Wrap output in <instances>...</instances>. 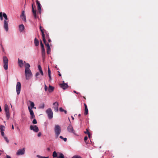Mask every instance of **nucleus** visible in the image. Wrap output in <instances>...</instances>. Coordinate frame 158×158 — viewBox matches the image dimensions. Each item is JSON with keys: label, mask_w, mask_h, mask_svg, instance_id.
I'll return each mask as SVG.
<instances>
[{"label": "nucleus", "mask_w": 158, "mask_h": 158, "mask_svg": "<svg viewBox=\"0 0 158 158\" xmlns=\"http://www.w3.org/2000/svg\"><path fill=\"white\" fill-rule=\"evenodd\" d=\"M83 98L85 99H86V98H85V97H83Z\"/></svg>", "instance_id": "nucleus-64"}, {"label": "nucleus", "mask_w": 158, "mask_h": 158, "mask_svg": "<svg viewBox=\"0 0 158 158\" xmlns=\"http://www.w3.org/2000/svg\"><path fill=\"white\" fill-rule=\"evenodd\" d=\"M88 135V136L89 137V138L90 137V132L89 133V134H87Z\"/></svg>", "instance_id": "nucleus-55"}, {"label": "nucleus", "mask_w": 158, "mask_h": 158, "mask_svg": "<svg viewBox=\"0 0 158 158\" xmlns=\"http://www.w3.org/2000/svg\"><path fill=\"white\" fill-rule=\"evenodd\" d=\"M63 83L60 84V86L64 89H66L68 87V85L67 83H64V81H63Z\"/></svg>", "instance_id": "nucleus-12"}, {"label": "nucleus", "mask_w": 158, "mask_h": 158, "mask_svg": "<svg viewBox=\"0 0 158 158\" xmlns=\"http://www.w3.org/2000/svg\"><path fill=\"white\" fill-rule=\"evenodd\" d=\"M25 151V149L23 148V149H19L18 150L16 153V154L17 155H23L24 154Z\"/></svg>", "instance_id": "nucleus-10"}, {"label": "nucleus", "mask_w": 158, "mask_h": 158, "mask_svg": "<svg viewBox=\"0 0 158 158\" xmlns=\"http://www.w3.org/2000/svg\"><path fill=\"white\" fill-rule=\"evenodd\" d=\"M87 139H88V137L87 136H86L84 137V141L86 143V141H87Z\"/></svg>", "instance_id": "nucleus-47"}, {"label": "nucleus", "mask_w": 158, "mask_h": 158, "mask_svg": "<svg viewBox=\"0 0 158 158\" xmlns=\"http://www.w3.org/2000/svg\"><path fill=\"white\" fill-rule=\"evenodd\" d=\"M40 75V73L38 72H37L35 74V77H36V79H37V78H38V76Z\"/></svg>", "instance_id": "nucleus-43"}, {"label": "nucleus", "mask_w": 158, "mask_h": 158, "mask_svg": "<svg viewBox=\"0 0 158 158\" xmlns=\"http://www.w3.org/2000/svg\"><path fill=\"white\" fill-rule=\"evenodd\" d=\"M47 150L48 151H50V148H47Z\"/></svg>", "instance_id": "nucleus-56"}, {"label": "nucleus", "mask_w": 158, "mask_h": 158, "mask_svg": "<svg viewBox=\"0 0 158 158\" xmlns=\"http://www.w3.org/2000/svg\"><path fill=\"white\" fill-rule=\"evenodd\" d=\"M48 76H51V71H50L49 68V67H48Z\"/></svg>", "instance_id": "nucleus-37"}, {"label": "nucleus", "mask_w": 158, "mask_h": 158, "mask_svg": "<svg viewBox=\"0 0 158 158\" xmlns=\"http://www.w3.org/2000/svg\"><path fill=\"white\" fill-rule=\"evenodd\" d=\"M28 109L31 115L30 118L32 119L35 118V115L34 114V112L32 110V109L31 108L30 106H28Z\"/></svg>", "instance_id": "nucleus-7"}, {"label": "nucleus", "mask_w": 158, "mask_h": 158, "mask_svg": "<svg viewBox=\"0 0 158 158\" xmlns=\"http://www.w3.org/2000/svg\"><path fill=\"white\" fill-rule=\"evenodd\" d=\"M32 12L33 14V15L35 18H36V10H34L33 7V4H32Z\"/></svg>", "instance_id": "nucleus-16"}, {"label": "nucleus", "mask_w": 158, "mask_h": 158, "mask_svg": "<svg viewBox=\"0 0 158 158\" xmlns=\"http://www.w3.org/2000/svg\"><path fill=\"white\" fill-rule=\"evenodd\" d=\"M1 134L2 136L3 137H4V131H1Z\"/></svg>", "instance_id": "nucleus-45"}, {"label": "nucleus", "mask_w": 158, "mask_h": 158, "mask_svg": "<svg viewBox=\"0 0 158 158\" xmlns=\"http://www.w3.org/2000/svg\"><path fill=\"white\" fill-rule=\"evenodd\" d=\"M42 39L43 42H44L45 46L47 47H50L49 44L46 43L45 36H44V38H42Z\"/></svg>", "instance_id": "nucleus-18"}, {"label": "nucleus", "mask_w": 158, "mask_h": 158, "mask_svg": "<svg viewBox=\"0 0 158 158\" xmlns=\"http://www.w3.org/2000/svg\"><path fill=\"white\" fill-rule=\"evenodd\" d=\"M54 106L53 108L54 109V110L55 112H57L58 111V106L59 104L58 102H55L53 103V104Z\"/></svg>", "instance_id": "nucleus-9"}, {"label": "nucleus", "mask_w": 158, "mask_h": 158, "mask_svg": "<svg viewBox=\"0 0 158 158\" xmlns=\"http://www.w3.org/2000/svg\"><path fill=\"white\" fill-rule=\"evenodd\" d=\"M45 33L46 34V38L47 39H49V36L48 33H47V32L46 31H45Z\"/></svg>", "instance_id": "nucleus-36"}, {"label": "nucleus", "mask_w": 158, "mask_h": 158, "mask_svg": "<svg viewBox=\"0 0 158 158\" xmlns=\"http://www.w3.org/2000/svg\"><path fill=\"white\" fill-rule=\"evenodd\" d=\"M47 52L48 54H49L51 52V48L50 47H47Z\"/></svg>", "instance_id": "nucleus-32"}, {"label": "nucleus", "mask_w": 158, "mask_h": 158, "mask_svg": "<svg viewBox=\"0 0 158 158\" xmlns=\"http://www.w3.org/2000/svg\"><path fill=\"white\" fill-rule=\"evenodd\" d=\"M73 92H74V93H76V94H78V93H77V92H76V91H75V90H74V91H73Z\"/></svg>", "instance_id": "nucleus-61"}, {"label": "nucleus", "mask_w": 158, "mask_h": 158, "mask_svg": "<svg viewBox=\"0 0 158 158\" xmlns=\"http://www.w3.org/2000/svg\"><path fill=\"white\" fill-rule=\"evenodd\" d=\"M67 129L69 132L75 134V131L73 129V127L71 125H69L68 126Z\"/></svg>", "instance_id": "nucleus-11"}, {"label": "nucleus", "mask_w": 158, "mask_h": 158, "mask_svg": "<svg viewBox=\"0 0 158 158\" xmlns=\"http://www.w3.org/2000/svg\"><path fill=\"white\" fill-rule=\"evenodd\" d=\"M18 64L20 68H23L24 66L23 61L22 60H20L19 59H18Z\"/></svg>", "instance_id": "nucleus-14"}, {"label": "nucleus", "mask_w": 158, "mask_h": 158, "mask_svg": "<svg viewBox=\"0 0 158 158\" xmlns=\"http://www.w3.org/2000/svg\"><path fill=\"white\" fill-rule=\"evenodd\" d=\"M39 40L36 38H35L34 39V44L36 46H38L39 45Z\"/></svg>", "instance_id": "nucleus-21"}, {"label": "nucleus", "mask_w": 158, "mask_h": 158, "mask_svg": "<svg viewBox=\"0 0 158 158\" xmlns=\"http://www.w3.org/2000/svg\"><path fill=\"white\" fill-rule=\"evenodd\" d=\"M37 156L38 158H49L48 156H47V157L42 156H41L39 155H37Z\"/></svg>", "instance_id": "nucleus-34"}, {"label": "nucleus", "mask_w": 158, "mask_h": 158, "mask_svg": "<svg viewBox=\"0 0 158 158\" xmlns=\"http://www.w3.org/2000/svg\"><path fill=\"white\" fill-rule=\"evenodd\" d=\"M30 129L31 130H33L36 132H38L39 131V128L36 125H31L30 126Z\"/></svg>", "instance_id": "nucleus-8"}, {"label": "nucleus", "mask_w": 158, "mask_h": 158, "mask_svg": "<svg viewBox=\"0 0 158 158\" xmlns=\"http://www.w3.org/2000/svg\"><path fill=\"white\" fill-rule=\"evenodd\" d=\"M4 139H5V140L6 141V142L8 143L9 142V140L6 137H4Z\"/></svg>", "instance_id": "nucleus-40"}, {"label": "nucleus", "mask_w": 158, "mask_h": 158, "mask_svg": "<svg viewBox=\"0 0 158 158\" xmlns=\"http://www.w3.org/2000/svg\"><path fill=\"white\" fill-rule=\"evenodd\" d=\"M58 158H64V156L63 154L61 153H59V156L58 157Z\"/></svg>", "instance_id": "nucleus-29"}, {"label": "nucleus", "mask_w": 158, "mask_h": 158, "mask_svg": "<svg viewBox=\"0 0 158 158\" xmlns=\"http://www.w3.org/2000/svg\"><path fill=\"white\" fill-rule=\"evenodd\" d=\"M38 68L39 70L42 69L41 66L40 65H38Z\"/></svg>", "instance_id": "nucleus-49"}, {"label": "nucleus", "mask_w": 158, "mask_h": 158, "mask_svg": "<svg viewBox=\"0 0 158 158\" xmlns=\"http://www.w3.org/2000/svg\"><path fill=\"white\" fill-rule=\"evenodd\" d=\"M19 31L20 32H22L23 31L24 29V26L23 25L21 24L19 26Z\"/></svg>", "instance_id": "nucleus-19"}, {"label": "nucleus", "mask_w": 158, "mask_h": 158, "mask_svg": "<svg viewBox=\"0 0 158 158\" xmlns=\"http://www.w3.org/2000/svg\"><path fill=\"white\" fill-rule=\"evenodd\" d=\"M44 107V103H43L41 106H40V107L41 108L43 109Z\"/></svg>", "instance_id": "nucleus-42"}, {"label": "nucleus", "mask_w": 158, "mask_h": 158, "mask_svg": "<svg viewBox=\"0 0 158 158\" xmlns=\"http://www.w3.org/2000/svg\"><path fill=\"white\" fill-rule=\"evenodd\" d=\"M6 158H11V157L10 156L6 155Z\"/></svg>", "instance_id": "nucleus-51"}, {"label": "nucleus", "mask_w": 158, "mask_h": 158, "mask_svg": "<svg viewBox=\"0 0 158 158\" xmlns=\"http://www.w3.org/2000/svg\"><path fill=\"white\" fill-rule=\"evenodd\" d=\"M29 102L30 103V106L31 107V109H32V108L36 109V108L35 107H34L35 104L33 102L31 101H29Z\"/></svg>", "instance_id": "nucleus-20"}, {"label": "nucleus", "mask_w": 158, "mask_h": 158, "mask_svg": "<svg viewBox=\"0 0 158 158\" xmlns=\"http://www.w3.org/2000/svg\"><path fill=\"white\" fill-rule=\"evenodd\" d=\"M48 40V42L49 43H50L51 42V40L50 39V38H49V39H47Z\"/></svg>", "instance_id": "nucleus-52"}, {"label": "nucleus", "mask_w": 158, "mask_h": 158, "mask_svg": "<svg viewBox=\"0 0 158 158\" xmlns=\"http://www.w3.org/2000/svg\"><path fill=\"white\" fill-rule=\"evenodd\" d=\"M6 112V118H7V119H8L10 117V116L9 112Z\"/></svg>", "instance_id": "nucleus-30"}, {"label": "nucleus", "mask_w": 158, "mask_h": 158, "mask_svg": "<svg viewBox=\"0 0 158 158\" xmlns=\"http://www.w3.org/2000/svg\"><path fill=\"white\" fill-rule=\"evenodd\" d=\"M0 17L2 19V12H0Z\"/></svg>", "instance_id": "nucleus-50"}, {"label": "nucleus", "mask_w": 158, "mask_h": 158, "mask_svg": "<svg viewBox=\"0 0 158 158\" xmlns=\"http://www.w3.org/2000/svg\"><path fill=\"white\" fill-rule=\"evenodd\" d=\"M84 106H85V112L84 113V114L85 115H86L88 114V109L87 105L85 103H84Z\"/></svg>", "instance_id": "nucleus-17"}, {"label": "nucleus", "mask_w": 158, "mask_h": 158, "mask_svg": "<svg viewBox=\"0 0 158 158\" xmlns=\"http://www.w3.org/2000/svg\"><path fill=\"white\" fill-rule=\"evenodd\" d=\"M52 156L54 157H56L57 156V154L56 151H54L53 153L52 154Z\"/></svg>", "instance_id": "nucleus-31"}, {"label": "nucleus", "mask_w": 158, "mask_h": 158, "mask_svg": "<svg viewBox=\"0 0 158 158\" xmlns=\"http://www.w3.org/2000/svg\"><path fill=\"white\" fill-rule=\"evenodd\" d=\"M3 16L5 19L4 21V28L6 31H8V22L6 20L8 19L7 15L5 13H3Z\"/></svg>", "instance_id": "nucleus-2"}, {"label": "nucleus", "mask_w": 158, "mask_h": 158, "mask_svg": "<svg viewBox=\"0 0 158 158\" xmlns=\"http://www.w3.org/2000/svg\"><path fill=\"white\" fill-rule=\"evenodd\" d=\"M3 60L4 68L5 70H6L8 69V59L6 56H4L3 57Z\"/></svg>", "instance_id": "nucleus-3"}, {"label": "nucleus", "mask_w": 158, "mask_h": 158, "mask_svg": "<svg viewBox=\"0 0 158 158\" xmlns=\"http://www.w3.org/2000/svg\"><path fill=\"white\" fill-rule=\"evenodd\" d=\"M25 114L23 113L21 114V117L22 121H23L26 119V117L25 116Z\"/></svg>", "instance_id": "nucleus-24"}, {"label": "nucleus", "mask_w": 158, "mask_h": 158, "mask_svg": "<svg viewBox=\"0 0 158 158\" xmlns=\"http://www.w3.org/2000/svg\"><path fill=\"white\" fill-rule=\"evenodd\" d=\"M71 118H72V119L73 120H74V118L73 116H71Z\"/></svg>", "instance_id": "nucleus-60"}, {"label": "nucleus", "mask_w": 158, "mask_h": 158, "mask_svg": "<svg viewBox=\"0 0 158 158\" xmlns=\"http://www.w3.org/2000/svg\"><path fill=\"white\" fill-rule=\"evenodd\" d=\"M1 131H4L5 130V127L4 126L1 125L0 126Z\"/></svg>", "instance_id": "nucleus-27"}, {"label": "nucleus", "mask_w": 158, "mask_h": 158, "mask_svg": "<svg viewBox=\"0 0 158 158\" xmlns=\"http://www.w3.org/2000/svg\"><path fill=\"white\" fill-rule=\"evenodd\" d=\"M54 89V88L53 87L49 85L48 91L49 92H52L53 91Z\"/></svg>", "instance_id": "nucleus-23"}, {"label": "nucleus", "mask_w": 158, "mask_h": 158, "mask_svg": "<svg viewBox=\"0 0 158 158\" xmlns=\"http://www.w3.org/2000/svg\"><path fill=\"white\" fill-rule=\"evenodd\" d=\"M60 76H61V74H60V73H59L58 74Z\"/></svg>", "instance_id": "nucleus-63"}, {"label": "nucleus", "mask_w": 158, "mask_h": 158, "mask_svg": "<svg viewBox=\"0 0 158 158\" xmlns=\"http://www.w3.org/2000/svg\"><path fill=\"white\" fill-rule=\"evenodd\" d=\"M47 114L48 118L49 119H51L53 118V113L51 108H48L46 111Z\"/></svg>", "instance_id": "nucleus-5"}, {"label": "nucleus", "mask_w": 158, "mask_h": 158, "mask_svg": "<svg viewBox=\"0 0 158 158\" xmlns=\"http://www.w3.org/2000/svg\"><path fill=\"white\" fill-rule=\"evenodd\" d=\"M26 79V80H29L32 77V74L31 70L25 71Z\"/></svg>", "instance_id": "nucleus-4"}, {"label": "nucleus", "mask_w": 158, "mask_h": 158, "mask_svg": "<svg viewBox=\"0 0 158 158\" xmlns=\"http://www.w3.org/2000/svg\"><path fill=\"white\" fill-rule=\"evenodd\" d=\"M42 54L43 56V58L44 60V55L45 54V49H42Z\"/></svg>", "instance_id": "nucleus-28"}, {"label": "nucleus", "mask_w": 158, "mask_h": 158, "mask_svg": "<svg viewBox=\"0 0 158 158\" xmlns=\"http://www.w3.org/2000/svg\"><path fill=\"white\" fill-rule=\"evenodd\" d=\"M40 29L42 33V38H44V36H45V35L44 33V30L42 29V27L41 26H40Z\"/></svg>", "instance_id": "nucleus-22"}, {"label": "nucleus", "mask_w": 158, "mask_h": 158, "mask_svg": "<svg viewBox=\"0 0 158 158\" xmlns=\"http://www.w3.org/2000/svg\"><path fill=\"white\" fill-rule=\"evenodd\" d=\"M54 130L56 138H57L61 132V128L58 125H56L54 128Z\"/></svg>", "instance_id": "nucleus-1"}, {"label": "nucleus", "mask_w": 158, "mask_h": 158, "mask_svg": "<svg viewBox=\"0 0 158 158\" xmlns=\"http://www.w3.org/2000/svg\"><path fill=\"white\" fill-rule=\"evenodd\" d=\"M89 133L88 130V129H86V131H85L84 132V133L85 134H89Z\"/></svg>", "instance_id": "nucleus-41"}, {"label": "nucleus", "mask_w": 158, "mask_h": 158, "mask_svg": "<svg viewBox=\"0 0 158 158\" xmlns=\"http://www.w3.org/2000/svg\"><path fill=\"white\" fill-rule=\"evenodd\" d=\"M25 63V70H30L29 68L30 67V65L29 64V63H26L25 61L24 62Z\"/></svg>", "instance_id": "nucleus-15"}, {"label": "nucleus", "mask_w": 158, "mask_h": 158, "mask_svg": "<svg viewBox=\"0 0 158 158\" xmlns=\"http://www.w3.org/2000/svg\"><path fill=\"white\" fill-rule=\"evenodd\" d=\"M72 158H82L81 156H77L75 155L73 156Z\"/></svg>", "instance_id": "nucleus-38"}, {"label": "nucleus", "mask_w": 158, "mask_h": 158, "mask_svg": "<svg viewBox=\"0 0 158 158\" xmlns=\"http://www.w3.org/2000/svg\"><path fill=\"white\" fill-rule=\"evenodd\" d=\"M60 139H63V140L64 141H65V142H66V141H67V139L66 138H63V136H60Z\"/></svg>", "instance_id": "nucleus-35"}, {"label": "nucleus", "mask_w": 158, "mask_h": 158, "mask_svg": "<svg viewBox=\"0 0 158 158\" xmlns=\"http://www.w3.org/2000/svg\"><path fill=\"white\" fill-rule=\"evenodd\" d=\"M21 88V83L19 82H17L16 84V92L18 95L19 94L20 92Z\"/></svg>", "instance_id": "nucleus-6"}, {"label": "nucleus", "mask_w": 158, "mask_h": 158, "mask_svg": "<svg viewBox=\"0 0 158 158\" xmlns=\"http://www.w3.org/2000/svg\"><path fill=\"white\" fill-rule=\"evenodd\" d=\"M41 135V134L40 132H39L38 134V137H40V136Z\"/></svg>", "instance_id": "nucleus-53"}, {"label": "nucleus", "mask_w": 158, "mask_h": 158, "mask_svg": "<svg viewBox=\"0 0 158 158\" xmlns=\"http://www.w3.org/2000/svg\"><path fill=\"white\" fill-rule=\"evenodd\" d=\"M12 127V129L13 130V129H14V126H13V125H12V127Z\"/></svg>", "instance_id": "nucleus-58"}, {"label": "nucleus", "mask_w": 158, "mask_h": 158, "mask_svg": "<svg viewBox=\"0 0 158 158\" xmlns=\"http://www.w3.org/2000/svg\"><path fill=\"white\" fill-rule=\"evenodd\" d=\"M49 80L51 81L52 80L51 76H49Z\"/></svg>", "instance_id": "nucleus-57"}, {"label": "nucleus", "mask_w": 158, "mask_h": 158, "mask_svg": "<svg viewBox=\"0 0 158 158\" xmlns=\"http://www.w3.org/2000/svg\"><path fill=\"white\" fill-rule=\"evenodd\" d=\"M32 123L33 124H36L37 123V122L36 119H34L32 121Z\"/></svg>", "instance_id": "nucleus-39"}, {"label": "nucleus", "mask_w": 158, "mask_h": 158, "mask_svg": "<svg viewBox=\"0 0 158 158\" xmlns=\"http://www.w3.org/2000/svg\"><path fill=\"white\" fill-rule=\"evenodd\" d=\"M4 110L5 112H9L8 106L6 104L5 105Z\"/></svg>", "instance_id": "nucleus-26"}, {"label": "nucleus", "mask_w": 158, "mask_h": 158, "mask_svg": "<svg viewBox=\"0 0 158 158\" xmlns=\"http://www.w3.org/2000/svg\"><path fill=\"white\" fill-rule=\"evenodd\" d=\"M39 71L40 72V73H41V75H42L43 76L44 75V74H43V73L42 70L41 69V70H40Z\"/></svg>", "instance_id": "nucleus-46"}, {"label": "nucleus", "mask_w": 158, "mask_h": 158, "mask_svg": "<svg viewBox=\"0 0 158 158\" xmlns=\"http://www.w3.org/2000/svg\"><path fill=\"white\" fill-rule=\"evenodd\" d=\"M44 89L45 91H47L48 90V87L45 84L44 85Z\"/></svg>", "instance_id": "nucleus-44"}, {"label": "nucleus", "mask_w": 158, "mask_h": 158, "mask_svg": "<svg viewBox=\"0 0 158 158\" xmlns=\"http://www.w3.org/2000/svg\"><path fill=\"white\" fill-rule=\"evenodd\" d=\"M81 115L80 114H79L78 115V117H80Z\"/></svg>", "instance_id": "nucleus-62"}, {"label": "nucleus", "mask_w": 158, "mask_h": 158, "mask_svg": "<svg viewBox=\"0 0 158 158\" xmlns=\"http://www.w3.org/2000/svg\"><path fill=\"white\" fill-rule=\"evenodd\" d=\"M36 3L37 6L38 10L39 12L40 13L41 11V4L38 0H36Z\"/></svg>", "instance_id": "nucleus-13"}, {"label": "nucleus", "mask_w": 158, "mask_h": 158, "mask_svg": "<svg viewBox=\"0 0 158 158\" xmlns=\"http://www.w3.org/2000/svg\"><path fill=\"white\" fill-rule=\"evenodd\" d=\"M64 113L65 114H67V111L66 110H64Z\"/></svg>", "instance_id": "nucleus-59"}, {"label": "nucleus", "mask_w": 158, "mask_h": 158, "mask_svg": "<svg viewBox=\"0 0 158 158\" xmlns=\"http://www.w3.org/2000/svg\"><path fill=\"white\" fill-rule=\"evenodd\" d=\"M23 19H22L25 22H26V17H25V20H24V17H23Z\"/></svg>", "instance_id": "nucleus-54"}, {"label": "nucleus", "mask_w": 158, "mask_h": 158, "mask_svg": "<svg viewBox=\"0 0 158 158\" xmlns=\"http://www.w3.org/2000/svg\"><path fill=\"white\" fill-rule=\"evenodd\" d=\"M59 110L61 112H63L64 111V110L63 109V108L61 107H60L59 109Z\"/></svg>", "instance_id": "nucleus-48"}, {"label": "nucleus", "mask_w": 158, "mask_h": 158, "mask_svg": "<svg viewBox=\"0 0 158 158\" xmlns=\"http://www.w3.org/2000/svg\"><path fill=\"white\" fill-rule=\"evenodd\" d=\"M40 44L42 49H44V44L42 43V41L41 40H40Z\"/></svg>", "instance_id": "nucleus-33"}, {"label": "nucleus", "mask_w": 158, "mask_h": 158, "mask_svg": "<svg viewBox=\"0 0 158 158\" xmlns=\"http://www.w3.org/2000/svg\"><path fill=\"white\" fill-rule=\"evenodd\" d=\"M25 15L24 14V11L23 10L22 11V14L21 15H20V17L22 19H23V17H24V19L25 20Z\"/></svg>", "instance_id": "nucleus-25"}]
</instances>
